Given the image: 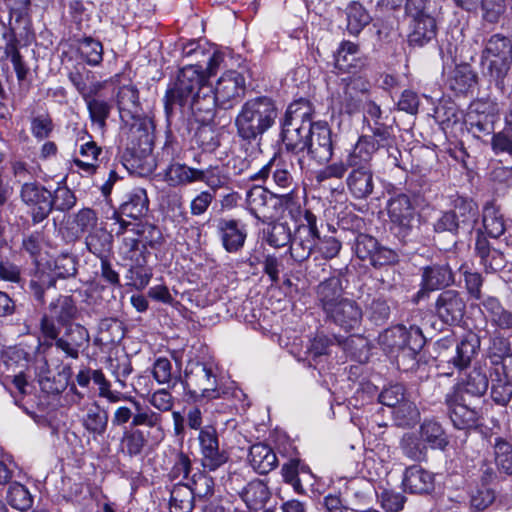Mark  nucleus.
<instances>
[{
  "mask_svg": "<svg viewBox=\"0 0 512 512\" xmlns=\"http://www.w3.org/2000/svg\"><path fill=\"white\" fill-rule=\"evenodd\" d=\"M208 79L201 65L189 64L183 67L174 83V86L167 90L164 98V109L169 118L177 106L189 108L197 121L201 122V111L198 110L205 89H208Z\"/></svg>",
  "mask_w": 512,
  "mask_h": 512,
  "instance_id": "f257e3e1",
  "label": "nucleus"
},
{
  "mask_svg": "<svg viewBox=\"0 0 512 512\" xmlns=\"http://www.w3.org/2000/svg\"><path fill=\"white\" fill-rule=\"evenodd\" d=\"M130 403L137 408L131 429L123 433L121 444L124 453L130 457L140 455L145 447L155 448L165 438L163 418L159 412L143 406L136 398Z\"/></svg>",
  "mask_w": 512,
  "mask_h": 512,
  "instance_id": "f03ea898",
  "label": "nucleus"
},
{
  "mask_svg": "<svg viewBox=\"0 0 512 512\" xmlns=\"http://www.w3.org/2000/svg\"><path fill=\"white\" fill-rule=\"evenodd\" d=\"M246 80L242 73L236 70L224 72L215 82L205 89V96L198 110L201 111V123L210 122L216 108L227 110L233 108L245 95Z\"/></svg>",
  "mask_w": 512,
  "mask_h": 512,
  "instance_id": "7ed1b4c3",
  "label": "nucleus"
},
{
  "mask_svg": "<svg viewBox=\"0 0 512 512\" xmlns=\"http://www.w3.org/2000/svg\"><path fill=\"white\" fill-rule=\"evenodd\" d=\"M184 385L189 397L198 403L225 399L229 394L214 361H189Z\"/></svg>",
  "mask_w": 512,
  "mask_h": 512,
  "instance_id": "20e7f679",
  "label": "nucleus"
},
{
  "mask_svg": "<svg viewBox=\"0 0 512 512\" xmlns=\"http://www.w3.org/2000/svg\"><path fill=\"white\" fill-rule=\"evenodd\" d=\"M277 117L278 110L271 98L259 96L249 99L235 118L237 134L244 140H255L274 125Z\"/></svg>",
  "mask_w": 512,
  "mask_h": 512,
  "instance_id": "39448f33",
  "label": "nucleus"
},
{
  "mask_svg": "<svg viewBox=\"0 0 512 512\" xmlns=\"http://www.w3.org/2000/svg\"><path fill=\"white\" fill-rule=\"evenodd\" d=\"M313 113L311 103L305 99L288 106L282 124V142L288 151L299 153L306 150Z\"/></svg>",
  "mask_w": 512,
  "mask_h": 512,
  "instance_id": "423d86ee",
  "label": "nucleus"
},
{
  "mask_svg": "<svg viewBox=\"0 0 512 512\" xmlns=\"http://www.w3.org/2000/svg\"><path fill=\"white\" fill-rule=\"evenodd\" d=\"M372 138L360 136L343 159L327 165L318 173V181L341 179L349 168H371V161L378 151V144Z\"/></svg>",
  "mask_w": 512,
  "mask_h": 512,
  "instance_id": "0eeeda50",
  "label": "nucleus"
},
{
  "mask_svg": "<svg viewBox=\"0 0 512 512\" xmlns=\"http://www.w3.org/2000/svg\"><path fill=\"white\" fill-rule=\"evenodd\" d=\"M511 62V41L499 34L491 36L483 50L482 63L498 87L503 85V80L510 69Z\"/></svg>",
  "mask_w": 512,
  "mask_h": 512,
  "instance_id": "6e6552de",
  "label": "nucleus"
},
{
  "mask_svg": "<svg viewBox=\"0 0 512 512\" xmlns=\"http://www.w3.org/2000/svg\"><path fill=\"white\" fill-rule=\"evenodd\" d=\"M427 0H407L406 13L412 19L408 41L411 46L422 47L436 37V20L427 11Z\"/></svg>",
  "mask_w": 512,
  "mask_h": 512,
  "instance_id": "1a4fd4ad",
  "label": "nucleus"
},
{
  "mask_svg": "<svg viewBox=\"0 0 512 512\" xmlns=\"http://www.w3.org/2000/svg\"><path fill=\"white\" fill-rule=\"evenodd\" d=\"M317 238H319L317 218L311 211L305 210L290 246V254L294 260L302 262L308 259L315 250Z\"/></svg>",
  "mask_w": 512,
  "mask_h": 512,
  "instance_id": "9d476101",
  "label": "nucleus"
},
{
  "mask_svg": "<svg viewBox=\"0 0 512 512\" xmlns=\"http://www.w3.org/2000/svg\"><path fill=\"white\" fill-rule=\"evenodd\" d=\"M76 260L72 255L62 254L54 260L52 274L37 271L30 280V289L39 301L43 300L45 289L55 285V278H67L76 274Z\"/></svg>",
  "mask_w": 512,
  "mask_h": 512,
  "instance_id": "9b49d317",
  "label": "nucleus"
},
{
  "mask_svg": "<svg viewBox=\"0 0 512 512\" xmlns=\"http://www.w3.org/2000/svg\"><path fill=\"white\" fill-rule=\"evenodd\" d=\"M369 82L360 76L343 78L338 92L337 102L340 110L347 114H354L368 100Z\"/></svg>",
  "mask_w": 512,
  "mask_h": 512,
  "instance_id": "f8f14e48",
  "label": "nucleus"
},
{
  "mask_svg": "<svg viewBox=\"0 0 512 512\" xmlns=\"http://www.w3.org/2000/svg\"><path fill=\"white\" fill-rule=\"evenodd\" d=\"M282 199L262 186H254L246 194V205L251 215L266 223L277 216Z\"/></svg>",
  "mask_w": 512,
  "mask_h": 512,
  "instance_id": "ddd939ff",
  "label": "nucleus"
},
{
  "mask_svg": "<svg viewBox=\"0 0 512 512\" xmlns=\"http://www.w3.org/2000/svg\"><path fill=\"white\" fill-rule=\"evenodd\" d=\"M382 339L390 347L397 348L403 354L412 357H415L425 343L422 331L417 326H410L409 329L403 325L395 326L386 330L382 335Z\"/></svg>",
  "mask_w": 512,
  "mask_h": 512,
  "instance_id": "4468645a",
  "label": "nucleus"
},
{
  "mask_svg": "<svg viewBox=\"0 0 512 512\" xmlns=\"http://www.w3.org/2000/svg\"><path fill=\"white\" fill-rule=\"evenodd\" d=\"M0 370L7 381H11L21 393L26 392L27 381L24 371L28 365L27 353L17 347H9L1 353Z\"/></svg>",
  "mask_w": 512,
  "mask_h": 512,
  "instance_id": "2eb2a0df",
  "label": "nucleus"
},
{
  "mask_svg": "<svg viewBox=\"0 0 512 512\" xmlns=\"http://www.w3.org/2000/svg\"><path fill=\"white\" fill-rule=\"evenodd\" d=\"M201 464L204 469L215 471L228 461V455L219 447L218 433L214 426L201 428L198 434Z\"/></svg>",
  "mask_w": 512,
  "mask_h": 512,
  "instance_id": "dca6fc26",
  "label": "nucleus"
},
{
  "mask_svg": "<svg viewBox=\"0 0 512 512\" xmlns=\"http://www.w3.org/2000/svg\"><path fill=\"white\" fill-rule=\"evenodd\" d=\"M326 319L346 333L355 334L361 327L363 313L359 304L347 298L325 313Z\"/></svg>",
  "mask_w": 512,
  "mask_h": 512,
  "instance_id": "f3484780",
  "label": "nucleus"
},
{
  "mask_svg": "<svg viewBox=\"0 0 512 512\" xmlns=\"http://www.w3.org/2000/svg\"><path fill=\"white\" fill-rule=\"evenodd\" d=\"M306 150L317 163L328 162L333 155L331 131L326 122H313Z\"/></svg>",
  "mask_w": 512,
  "mask_h": 512,
  "instance_id": "a211bd4d",
  "label": "nucleus"
},
{
  "mask_svg": "<svg viewBox=\"0 0 512 512\" xmlns=\"http://www.w3.org/2000/svg\"><path fill=\"white\" fill-rule=\"evenodd\" d=\"M391 223L397 229L398 235L406 237L413 227L415 220V208L409 196L399 194L391 198L387 206Z\"/></svg>",
  "mask_w": 512,
  "mask_h": 512,
  "instance_id": "6ab92c4d",
  "label": "nucleus"
},
{
  "mask_svg": "<svg viewBox=\"0 0 512 512\" xmlns=\"http://www.w3.org/2000/svg\"><path fill=\"white\" fill-rule=\"evenodd\" d=\"M446 403L451 421L457 429H471L478 426L480 413L471 406L464 395L448 393Z\"/></svg>",
  "mask_w": 512,
  "mask_h": 512,
  "instance_id": "aec40b11",
  "label": "nucleus"
},
{
  "mask_svg": "<svg viewBox=\"0 0 512 512\" xmlns=\"http://www.w3.org/2000/svg\"><path fill=\"white\" fill-rule=\"evenodd\" d=\"M21 198L31 208L35 222L42 221L52 210L51 192L37 183H25L21 189Z\"/></svg>",
  "mask_w": 512,
  "mask_h": 512,
  "instance_id": "412c9836",
  "label": "nucleus"
},
{
  "mask_svg": "<svg viewBox=\"0 0 512 512\" xmlns=\"http://www.w3.org/2000/svg\"><path fill=\"white\" fill-rule=\"evenodd\" d=\"M466 302L456 290L442 291L435 302L437 316L447 324L459 323L465 314Z\"/></svg>",
  "mask_w": 512,
  "mask_h": 512,
  "instance_id": "4be33fe9",
  "label": "nucleus"
},
{
  "mask_svg": "<svg viewBox=\"0 0 512 512\" xmlns=\"http://www.w3.org/2000/svg\"><path fill=\"white\" fill-rule=\"evenodd\" d=\"M90 335L88 330L80 324L69 323L64 334L55 343L67 357L77 359L81 351L88 347Z\"/></svg>",
  "mask_w": 512,
  "mask_h": 512,
  "instance_id": "5701e85b",
  "label": "nucleus"
},
{
  "mask_svg": "<svg viewBox=\"0 0 512 512\" xmlns=\"http://www.w3.org/2000/svg\"><path fill=\"white\" fill-rule=\"evenodd\" d=\"M454 282L451 268L448 264H431L422 268L421 289L417 296L420 298L426 292L435 291L449 286Z\"/></svg>",
  "mask_w": 512,
  "mask_h": 512,
  "instance_id": "b1692460",
  "label": "nucleus"
},
{
  "mask_svg": "<svg viewBox=\"0 0 512 512\" xmlns=\"http://www.w3.org/2000/svg\"><path fill=\"white\" fill-rule=\"evenodd\" d=\"M223 247L229 253L239 251L246 240L245 226L235 219H220L217 224Z\"/></svg>",
  "mask_w": 512,
  "mask_h": 512,
  "instance_id": "393cba45",
  "label": "nucleus"
},
{
  "mask_svg": "<svg viewBox=\"0 0 512 512\" xmlns=\"http://www.w3.org/2000/svg\"><path fill=\"white\" fill-rule=\"evenodd\" d=\"M82 415L79 416L84 429L94 438L104 435L108 426V413L96 402H89L83 405Z\"/></svg>",
  "mask_w": 512,
  "mask_h": 512,
  "instance_id": "a878e982",
  "label": "nucleus"
},
{
  "mask_svg": "<svg viewBox=\"0 0 512 512\" xmlns=\"http://www.w3.org/2000/svg\"><path fill=\"white\" fill-rule=\"evenodd\" d=\"M402 485L404 490L412 494L429 493L434 488V475L420 465L406 468Z\"/></svg>",
  "mask_w": 512,
  "mask_h": 512,
  "instance_id": "bb28decb",
  "label": "nucleus"
},
{
  "mask_svg": "<svg viewBox=\"0 0 512 512\" xmlns=\"http://www.w3.org/2000/svg\"><path fill=\"white\" fill-rule=\"evenodd\" d=\"M480 311L490 323L499 329H512V312L505 309L500 300L486 295L480 302Z\"/></svg>",
  "mask_w": 512,
  "mask_h": 512,
  "instance_id": "cd10ccee",
  "label": "nucleus"
},
{
  "mask_svg": "<svg viewBox=\"0 0 512 512\" xmlns=\"http://www.w3.org/2000/svg\"><path fill=\"white\" fill-rule=\"evenodd\" d=\"M346 185L354 198L365 199L369 197L374 190L372 168H351L346 178Z\"/></svg>",
  "mask_w": 512,
  "mask_h": 512,
  "instance_id": "c85d7f7f",
  "label": "nucleus"
},
{
  "mask_svg": "<svg viewBox=\"0 0 512 512\" xmlns=\"http://www.w3.org/2000/svg\"><path fill=\"white\" fill-rule=\"evenodd\" d=\"M489 381L486 373L481 365H476L467 375L465 381L458 383L451 392L452 394H460L472 397H481L487 391Z\"/></svg>",
  "mask_w": 512,
  "mask_h": 512,
  "instance_id": "c756f323",
  "label": "nucleus"
},
{
  "mask_svg": "<svg viewBox=\"0 0 512 512\" xmlns=\"http://www.w3.org/2000/svg\"><path fill=\"white\" fill-rule=\"evenodd\" d=\"M317 299L324 312H328L340 301L346 300L343 296L342 282L339 277H330L322 281L317 287Z\"/></svg>",
  "mask_w": 512,
  "mask_h": 512,
  "instance_id": "7c9ffc66",
  "label": "nucleus"
},
{
  "mask_svg": "<svg viewBox=\"0 0 512 512\" xmlns=\"http://www.w3.org/2000/svg\"><path fill=\"white\" fill-rule=\"evenodd\" d=\"M475 250L486 273L501 271L506 266L504 254L498 249L491 248L485 238H477Z\"/></svg>",
  "mask_w": 512,
  "mask_h": 512,
  "instance_id": "2f4dec72",
  "label": "nucleus"
},
{
  "mask_svg": "<svg viewBox=\"0 0 512 512\" xmlns=\"http://www.w3.org/2000/svg\"><path fill=\"white\" fill-rule=\"evenodd\" d=\"M270 174H272V180L277 187L282 189L291 187L293 182L291 173L285 165L276 162L274 159H271L258 172L251 174L249 179L252 181H265Z\"/></svg>",
  "mask_w": 512,
  "mask_h": 512,
  "instance_id": "473e14b6",
  "label": "nucleus"
},
{
  "mask_svg": "<svg viewBox=\"0 0 512 512\" xmlns=\"http://www.w3.org/2000/svg\"><path fill=\"white\" fill-rule=\"evenodd\" d=\"M249 462L252 468L259 474H267L278 464L275 452L264 443H257L251 446Z\"/></svg>",
  "mask_w": 512,
  "mask_h": 512,
  "instance_id": "72a5a7b5",
  "label": "nucleus"
},
{
  "mask_svg": "<svg viewBox=\"0 0 512 512\" xmlns=\"http://www.w3.org/2000/svg\"><path fill=\"white\" fill-rule=\"evenodd\" d=\"M197 174V168L175 162L164 170L163 179L170 187L187 186L197 182Z\"/></svg>",
  "mask_w": 512,
  "mask_h": 512,
  "instance_id": "f704fd0d",
  "label": "nucleus"
},
{
  "mask_svg": "<svg viewBox=\"0 0 512 512\" xmlns=\"http://www.w3.org/2000/svg\"><path fill=\"white\" fill-rule=\"evenodd\" d=\"M483 227L486 233L492 238H498L504 233H510L511 227L507 224L499 208L493 204L485 205L483 209Z\"/></svg>",
  "mask_w": 512,
  "mask_h": 512,
  "instance_id": "c9c22d12",
  "label": "nucleus"
},
{
  "mask_svg": "<svg viewBox=\"0 0 512 512\" xmlns=\"http://www.w3.org/2000/svg\"><path fill=\"white\" fill-rule=\"evenodd\" d=\"M479 346V341L475 335H468L461 339L455 347V355L448 360L454 368L463 370L467 368L475 356Z\"/></svg>",
  "mask_w": 512,
  "mask_h": 512,
  "instance_id": "e433bc0d",
  "label": "nucleus"
},
{
  "mask_svg": "<svg viewBox=\"0 0 512 512\" xmlns=\"http://www.w3.org/2000/svg\"><path fill=\"white\" fill-rule=\"evenodd\" d=\"M148 197L146 191L142 188L132 190L126 197V200L120 207L123 216L138 219L148 211Z\"/></svg>",
  "mask_w": 512,
  "mask_h": 512,
  "instance_id": "4c0bfd02",
  "label": "nucleus"
},
{
  "mask_svg": "<svg viewBox=\"0 0 512 512\" xmlns=\"http://www.w3.org/2000/svg\"><path fill=\"white\" fill-rule=\"evenodd\" d=\"M490 379L492 400L498 405L506 406L512 398V381L493 367H490Z\"/></svg>",
  "mask_w": 512,
  "mask_h": 512,
  "instance_id": "58836bf2",
  "label": "nucleus"
},
{
  "mask_svg": "<svg viewBox=\"0 0 512 512\" xmlns=\"http://www.w3.org/2000/svg\"><path fill=\"white\" fill-rule=\"evenodd\" d=\"M347 30L358 35L372 20L368 11L359 2L353 1L346 7Z\"/></svg>",
  "mask_w": 512,
  "mask_h": 512,
  "instance_id": "ea45409f",
  "label": "nucleus"
},
{
  "mask_svg": "<svg viewBox=\"0 0 512 512\" xmlns=\"http://www.w3.org/2000/svg\"><path fill=\"white\" fill-rule=\"evenodd\" d=\"M421 441L432 449H444L448 439L442 426L433 420L424 421L420 427Z\"/></svg>",
  "mask_w": 512,
  "mask_h": 512,
  "instance_id": "a19ab883",
  "label": "nucleus"
},
{
  "mask_svg": "<svg viewBox=\"0 0 512 512\" xmlns=\"http://www.w3.org/2000/svg\"><path fill=\"white\" fill-rule=\"evenodd\" d=\"M477 75L468 64L456 66L449 78V86L456 93H467L475 84Z\"/></svg>",
  "mask_w": 512,
  "mask_h": 512,
  "instance_id": "79ce46f5",
  "label": "nucleus"
},
{
  "mask_svg": "<svg viewBox=\"0 0 512 512\" xmlns=\"http://www.w3.org/2000/svg\"><path fill=\"white\" fill-rule=\"evenodd\" d=\"M194 498L188 484L177 483L170 496V512H192Z\"/></svg>",
  "mask_w": 512,
  "mask_h": 512,
  "instance_id": "37998d69",
  "label": "nucleus"
},
{
  "mask_svg": "<svg viewBox=\"0 0 512 512\" xmlns=\"http://www.w3.org/2000/svg\"><path fill=\"white\" fill-rule=\"evenodd\" d=\"M86 246L91 253L104 259L111 250L112 235L104 229H95L86 237Z\"/></svg>",
  "mask_w": 512,
  "mask_h": 512,
  "instance_id": "c03bdc74",
  "label": "nucleus"
},
{
  "mask_svg": "<svg viewBox=\"0 0 512 512\" xmlns=\"http://www.w3.org/2000/svg\"><path fill=\"white\" fill-rule=\"evenodd\" d=\"M468 131L475 138L488 136L494 131V115L470 112L466 119Z\"/></svg>",
  "mask_w": 512,
  "mask_h": 512,
  "instance_id": "a18cd8bd",
  "label": "nucleus"
},
{
  "mask_svg": "<svg viewBox=\"0 0 512 512\" xmlns=\"http://www.w3.org/2000/svg\"><path fill=\"white\" fill-rule=\"evenodd\" d=\"M494 461L499 472L512 475V444L504 438H495Z\"/></svg>",
  "mask_w": 512,
  "mask_h": 512,
  "instance_id": "49530a36",
  "label": "nucleus"
},
{
  "mask_svg": "<svg viewBox=\"0 0 512 512\" xmlns=\"http://www.w3.org/2000/svg\"><path fill=\"white\" fill-rule=\"evenodd\" d=\"M241 497L249 509L258 510L269 499V493L263 483L251 482L244 488Z\"/></svg>",
  "mask_w": 512,
  "mask_h": 512,
  "instance_id": "de8ad7c7",
  "label": "nucleus"
},
{
  "mask_svg": "<svg viewBox=\"0 0 512 512\" xmlns=\"http://www.w3.org/2000/svg\"><path fill=\"white\" fill-rule=\"evenodd\" d=\"M81 57L90 66H98L103 60V45L92 37H84L78 41Z\"/></svg>",
  "mask_w": 512,
  "mask_h": 512,
  "instance_id": "09e8293b",
  "label": "nucleus"
},
{
  "mask_svg": "<svg viewBox=\"0 0 512 512\" xmlns=\"http://www.w3.org/2000/svg\"><path fill=\"white\" fill-rule=\"evenodd\" d=\"M359 60V47L353 42L344 41L335 54V65L343 71L356 67Z\"/></svg>",
  "mask_w": 512,
  "mask_h": 512,
  "instance_id": "8fccbe9b",
  "label": "nucleus"
},
{
  "mask_svg": "<svg viewBox=\"0 0 512 512\" xmlns=\"http://www.w3.org/2000/svg\"><path fill=\"white\" fill-rule=\"evenodd\" d=\"M48 314L58 323L67 326L68 322L75 317L76 307L69 297L63 296L50 303Z\"/></svg>",
  "mask_w": 512,
  "mask_h": 512,
  "instance_id": "3c124183",
  "label": "nucleus"
},
{
  "mask_svg": "<svg viewBox=\"0 0 512 512\" xmlns=\"http://www.w3.org/2000/svg\"><path fill=\"white\" fill-rule=\"evenodd\" d=\"M509 355H511L510 342L507 338L495 336L490 340L487 358L490 361L491 367L500 366L505 359H508Z\"/></svg>",
  "mask_w": 512,
  "mask_h": 512,
  "instance_id": "603ef678",
  "label": "nucleus"
},
{
  "mask_svg": "<svg viewBox=\"0 0 512 512\" xmlns=\"http://www.w3.org/2000/svg\"><path fill=\"white\" fill-rule=\"evenodd\" d=\"M84 100L87 104L91 121L96 124L100 130H103L106 125V119L111 111V105L105 100L91 98V95Z\"/></svg>",
  "mask_w": 512,
  "mask_h": 512,
  "instance_id": "864d4df0",
  "label": "nucleus"
},
{
  "mask_svg": "<svg viewBox=\"0 0 512 512\" xmlns=\"http://www.w3.org/2000/svg\"><path fill=\"white\" fill-rule=\"evenodd\" d=\"M7 501L13 508L20 511L28 510L33 503L32 496L28 489L17 482L9 486Z\"/></svg>",
  "mask_w": 512,
  "mask_h": 512,
  "instance_id": "5fc2aeb1",
  "label": "nucleus"
},
{
  "mask_svg": "<svg viewBox=\"0 0 512 512\" xmlns=\"http://www.w3.org/2000/svg\"><path fill=\"white\" fill-rule=\"evenodd\" d=\"M187 484L192 492L193 498H206L211 496L214 491L213 478L200 471L194 473L190 482Z\"/></svg>",
  "mask_w": 512,
  "mask_h": 512,
  "instance_id": "6e6d98bb",
  "label": "nucleus"
},
{
  "mask_svg": "<svg viewBox=\"0 0 512 512\" xmlns=\"http://www.w3.org/2000/svg\"><path fill=\"white\" fill-rule=\"evenodd\" d=\"M5 3L9 9V15L17 24L19 29L22 27L26 30L29 22L28 11L30 7V0H5Z\"/></svg>",
  "mask_w": 512,
  "mask_h": 512,
  "instance_id": "4d7b16f0",
  "label": "nucleus"
},
{
  "mask_svg": "<svg viewBox=\"0 0 512 512\" xmlns=\"http://www.w3.org/2000/svg\"><path fill=\"white\" fill-rule=\"evenodd\" d=\"M17 45L18 40L16 37L14 41H8L5 44H3L2 47L4 49L6 57L9 58L13 64L17 79L19 81H23L27 76L28 69L25 66L24 62L22 61V57L18 51Z\"/></svg>",
  "mask_w": 512,
  "mask_h": 512,
  "instance_id": "13d9d810",
  "label": "nucleus"
},
{
  "mask_svg": "<svg viewBox=\"0 0 512 512\" xmlns=\"http://www.w3.org/2000/svg\"><path fill=\"white\" fill-rule=\"evenodd\" d=\"M394 417L398 425L409 426L415 423L419 418V411L416 405L404 399L394 408Z\"/></svg>",
  "mask_w": 512,
  "mask_h": 512,
  "instance_id": "bf43d9fd",
  "label": "nucleus"
},
{
  "mask_svg": "<svg viewBox=\"0 0 512 512\" xmlns=\"http://www.w3.org/2000/svg\"><path fill=\"white\" fill-rule=\"evenodd\" d=\"M197 182H204L211 190L217 191L224 187L228 178L218 168L198 169Z\"/></svg>",
  "mask_w": 512,
  "mask_h": 512,
  "instance_id": "052dcab7",
  "label": "nucleus"
},
{
  "mask_svg": "<svg viewBox=\"0 0 512 512\" xmlns=\"http://www.w3.org/2000/svg\"><path fill=\"white\" fill-rule=\"evenodd\" d=\"M491 147L497 155H512V124L492 136Z\"/></svg>",
  "mask_w": 512,
  "mask_h": 512,
  "instance_id": "680f3d73",
  "label": "nucleus"
},
{
  "mask_svg": "<svg viewBox=\"0 0 512 512\" xmlns=\"http://www.w3.org/2000/svg\"><path fill=\"white\" fill-rule=\"evenodd\" d=\"M267 242L269 245L280 248L291 242V230L287 223H274L268 233Z\"/></svg>",
  "mask_w": 512,
  "mask_h": 512,
  "instance_id": "e2e57ef3",
  "label": "nucleus"
},
{
  "mask_svg": "<svg viewBox=\"0 0 512 512\" xmlns=\"http://www.w3.org/2000/svg\"><path fill=\"white\" fill-rule=\"evenodd\" d=\"M459 271L463 273L465 288L470 297L481 301L484 297L481 295V287L483 285V278L481 274L469 271L465 265H462L459 268Z\"/></svg>",
  "mask_w": 512,
  "mask_h": 512,
  "instance_id": "0e129e2a",
  "label": "nucleus"
},
{
  "mask_svg": "<svg viewBox=\"0 0 512 512\" xmlns=\"http://www.w3.org/2000/svg\"><path fill=\"white\" fill-rule=\"evenodd\" d=\"M401 449L404 455L414 461H421L426 457L425 447L412 434L404 435L401 440Z\"/></svg>",
  "mask_w": 512,
  "mask_h": 512,
  "instance_id": "69168bd1",
  "label": "nucleus"
},
{
  "mask_svg": "<svg viewBox=\"0 0 512 512\" xmlns=\"http://www.w3.org/2000/svg\"><path fill=\"white\" fill-rule=\"evenodd\" d=\"M53 129L52 119L47 113L38 114L31 120V132L37 139L43 140L48 138Z\"/></svg>",
  "mask_w": 512,
  "mask_h": 512,
  "instance_id": "338daca9",
  "label": "nucleus"
},
{
  "mask_svg": "<svg viewBox=\"0 0 512 512\" xmlns=\"http://www.w3.org/2000/svg\"><path fill=\"white\" fill-rule=\"evenodd\" d=\"M190 470V458L183 452H178L175 455L173 466L171 467L168 476L172 481H179V483H181L183 479L187 478Z\"/></svg>",
  "mask_w": 512,
  "mask_h": 512,
  "instance_id": "774afa93",
  "label": "nucleus"
}]
</instances>
